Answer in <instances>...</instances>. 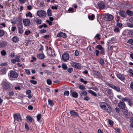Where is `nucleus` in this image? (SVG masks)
Masks as SVG:
<instances>
[{"mask_svg":"<svg viewBox=\"0 0 133 133\" xmlns=\"http://www.w3.org/2000/svg\"><path fill=\"white\" fill-rule=\"evenodd\" d=\"M9 76L10 78H15L18 77V74L16 71L11 70L9 72Z\"/></svg>","mask_w":133,"mask_h":133,"instance_id":"obj_1","label":"nucleus"},{"mask_svg":"<svg viewBox=\"0 0 133 133\" xmlns=\"http://www.w3.org/2000/svg\"><path fill=\"white\" fill-rule=\"evenodd\" d=\"M37 14L39 17L44 18L45 17L46 15V12L43 10H39L37 11Z\"/></svg>","mask_w":133,"mask_h":133,"instance_id":"obj_2","label":"nucleus"},{"mask_svg":"<svg viewBox=\"0 0 133 133\" xmlns=\"http://www.w3.org/2000/svg\"><path fill=\"white\" fill-rule=\"evenodd\" d=\"M104 17L105 20L108 21H111L114 18V16L110 14H105Z\"/></svg>","mask_w":133,"mask_h":133,"instance_id":"obj_3","label":"nucleus"},{"mask_svg":"<svg viewBox=\"0 0 133 133\" xmlns=\"http://www.w3.org/2000/svg\"><path fill=\"white\" fill-rule=\"evenodd\" d=\"M14 121H15L19 122L22 121V118L19 114H14Z\"/></svg>","mask_w":133,"mask_h":133,"instance_id":"obj_4","label":"nucleus"},{"mask_svg":"<svg viewBox=\"0 0 133 133\" xmlns=\"http://www.w3.org/2000/svg\"><path fill=\"white\" fill-rule=\"evenodd\" d=\"M99 105L101 108H109L110 107L109 105L104 102H101L99 103Z\"/></svg>","mask_w":133,"mask_h":133,"instance_id":"obj_5","label":"nucleus"},{"mask_svg":"<svg viewBox=\"0 0 133 133\" xmlns=\"http://www.w3.org/2000/svg\"><path fill=\"white\" fill-rule=\"evenodd\" d=\"M107 85L109 86L111 88L119 92L120 91V89L118 87L115 86L112 84L110 83H107Z\"/></svg>","mask_w":133,"mask_h":133,"instance_id":"obj_6","label":"nucleus"},{"mask_svg":"<svg viewBox=\"0 0 133 133\" xmlns=\"http://www.w3.org/2000/svg\"><path fill=\"white\" fill-rule=\"evenodd\" d=\"M71 64L72 66L78 69H80L81 68V66L80 63L72 62L71 63Z\"/></svg>","mask_w":133,"mask_h":133,"instance_id":"obj_7","label":"nucleus"},{"mask_svg":"<svg viewBox=\"0 0 133 133\" xmlns=\"http://www.w3.org/2000/svg\"><path fill=\"white\" fill-rule=\"evenodd\" d=\"M62 58L65 61H67L69 59V55L68 54L64 53L62 55Z\"/></svg>","mask_w":133,"mask_h":133,"instance_id":"obj_8","label":"nucleus"},{"mask_svg":"<svg viewBox=\"0 0 133 133\" xmlns=\"http://www.w3.org/2000/svg\"><path fill=\"white\" fill-rule=\"evenodd\" d=\"M122 109V111L123 112V114L125 115V117L126 119L129 118L128 116V110L126 109Z\"/></svg>","mask_w":133,"mask_h":133,"instance_id":"obj_9","label":"nucleus"},{"mask_svg":"<svg viewBox=\"0 0 133 133\" xmlns=\"http://www.w3.org/2000/svg\"><path fill=\"white\" fill-rule=\"evenodd\" d=\"M98 6L100 9H105L106 6L105 4L102 2H99L98 3Z\"/></svg>","mask_w":133,"mask_h":133,"instance_id":"obj_10","label":"nucleus"},{"mask_svg":"<svg viewBox=\"0 0 133 133\" xmlns=\"http://www.w3.org/2000/svg\"><path fill=\"white\" fill-rule=\"evenodd\" d=\"M23 22L24 25L26 26H28L30 24V20L28 19H24L23 20Z\"/></svg>","mask_w":133,"mask_h":133,"instance_id":"obj_11","label":"nucleus"},{"mask_svg":"<svg viewBox=\"0 0 133 133\" xmlns=\"http://www.w3.org/2000/svg\"><path fill=\"white\" fill-rule=\"evenodd\" d=\"M117 77L122 81H123L125 79V77L124 75L122 74H117L116 75Z\"/></svg>","mask_w":133,"mask_h":133,"instance_id":"obj_12","label":"nucleus"},{"mask_svg":"<svg viewBox=\"0 0 133 133\" xmlns=\"http://www.w3.org/2000/svg\"><path fill=\"white\" fill-rule=\"evenodd\" d=\"M57 36L59 37H63L66 38V34L65 33L61 32L58 34Z\"/></svg>","mask_w":133,"mask_h":133,"instance_id":"obj_13","label":"nucleus"},{"mask_svg":"<svg viewBox=\"0 0 133 133\" xmlns=\"http://www.w3.org/2000/svg\"><path fill=\"white\" fill-rule=\"evenodd\" d=\"M79 93L81 96V97L82 98L83 97L82 96L83 95H86L88 94L87 92L84 90H82L79 91Z\"/></svg>","mask_w":133,"mask_h":133,"instance_id":"obj_14","label":"nucleus"},{"mask_svg":"<svg viewBox=\"0 0 133 133\" xmlns=\"http://www.w3.org/2000/svg\"><path fill=\"white\" fill-rule=\"evenodd\" d=\"M118 106L120 108H125V105L122 102H120L118 104Z\"/></svg>","mask_w":133,"mask_h":133,"instance_id":"obj_15","label":"nucleus"},{"mask_svg":"<svg viewBox=\"0 0 133 133\" xmlns=\"http://www.w3.org/2000/svg\"><path fill=\"white\" fill-rule=\"evenodd\" d=\"M119 15L122 17H125L126 16L125 12L123 10H120L118 12Z\"/></svg>","mask_w":133,"mask_h":133,"instance_id":"obj_16","label":"nucleus"},{"mask_svg":"<svg viewBox=\"0 0 133 133\" xmlns=\"http://www.w3.org/2000/svg\"><path fill=\"white\" fill-rule=\"evenodd\" d=\"M37 57L39 59H43L45 57V56L43 54H37Z\"/></svg>","mask_w":133,"mask_h":133,"instance_id":"obj_17","label":"nucleus"},{"mask_svg":"<svg viewBox=\"0 0 133 133\" xmlns=\"http://www.w3.org/2000/svg\"><path fill=\"white\" fill-rule=\"evenodd\" d=\"M70 114L75 116L77 117H79V115L77 112L73 111H70Z\"/></svg>","mask_w":133,"mask_h":133,"instance_id":"obj_18","label":"nucleus"},{"mask_svg":"<svg viewBox=\"0 0 133 133\" xmlns=\"http://www.w3.org/2000/svg\"><path fill=\"white\" fill-rule=\"evenodd\" d=\"M7 44V43L5 41H2L0 42V48L5 46Z\"/></svg>","mask_w":133,"mask_h":133,"instance_id":"obj_19","label":"nucleus"},{"mask_svg":"<svg viewBox=\"0 0 133 133\" xmlns=\"http://www.w3.org/2000/svg\"><path fill=\"white\" fill-rule=\"evenodd\" d=\"M121 29L118 27L117 26H115L114 31L115 33H117L120 31Z\"/></svg>","mask_w":133,"mask_h":133,"instance_id":"obj_20","label":"nucleus"},{"mask_svg":"<svg viewBox=\"0 0 133 133\" xmlns=\"http://www.w3.org/2000/svg\"><path fill=\"white\" fill-rule=\"evenodd\" d=\"M12 40L14 42L17 43L19 41V38L17 36H14L12 38Z\"/></svg>","mask_w":133,"mask_h":133,"instance_id":"obj_21","label":"nucleus"},{"mask_svg":"<svg viewBox=\"0 0 133 133\" xmlns=\"http://www.w3.org/2000/svg\"><path fill=\"white\" fill-rule=\"evenodd\" d=\"M72 96L74 98H77L78 96V94L76 92L74 91L71 93Z\"/></svg>","mask_w":133,"mask_h":133,"instance_id":"obj_22","label":"nucleus"},{"mask_svg":"<svg viewBox=\"0 0 133 133\" xmlns=\"http://www.w3.org/2000/svg\"><path fill=\"white\" fill-rule=\"evenodd\" d=\"M26 118L27 120L28 121V122L30 123H31L32 122V118L30 116H27Z\"/></svg>","mask_w":133,"mask_h":133,"instance_id":"obj_23","label":"nucleus"},{"mask_svg":"<svg viewBox=\"0 0 133 133\" xmlns=\"http://www.w3.org/2000/svg\"><path fill=\"white\" fill-rule=\"evenodd\" d=\"M88 91L89 93L92 95L95 96H97L96 94L94 91L91 90H89Z\"/></svg>","mask_w":133,"mask_h":133,"instance_id":"obj_24","label":"nucleus"},{"mask_svg":"<svg viewBox=\"0 0 133 133\" xmlns=\"http://www.w3.org/2000/svg\"><path fill=\"white\" fill-rule=\"evenodd\" d=\"M88 91L89 93L92 95L95 96H97L96 94L94 91L91 90H89Z\"/></svg>","mask_w":133,"mask_h":133,"instance_id":"obj_25","label":"nucleus"},{"mask_svg":"<svg viewBox=\"0 0 133 133\" xmlns=\"http://www.w3.org/2000/svg\"><path fill=\"white\" fill-rule=\"evenodd\" d=\"M129 118L130 120V127L133 128V117H129Z\"/></svg>","mask_w":133,"mask_h":133,"instance_id":"obj_26","label":"nucleus"},{"mask_svg":"<svg viewBox=\"0 0 133 133\" xmlns=\"http://www.w3.org/2000/svg\"><path fill=\"white\" fill-rule=\"evenodd\" d=\"M99 61L101 64L102 65H104V61L103 59L101 58H99Z\"/></svg>","mask_w":133,"mask_h":133,"instance_id":"obj_27","label":"nucleus"},{"mask_svg":"<svg viewBox=\"0 0 133 133\" xmlns=\"http://www.w3.org/2000/svg\"><path fill=\"white\" fill-rule=\"evenodd\" d=\"M116 26L121 29V27L122 26V24L121 23L117 22L116 23Z\"/></svg>","mask_w":133,"mask_h":133,"instance_id":"obj_28","label":"nucleus"},{"mask_svg":"<svg viewBox=\"0 0 133 133\" xmlns=\"http://www.w3.org/2000/svg\"><path fill=\"white\" fill-rule=\"evenodd\" d=\"M47 14L49 16H52V11L51 10L49 9L47 10Z\"/></svg>","mask_w":133,"mask_h":133,"instance_id":"obj_29","label":"nucleus"},{"mask_svg":"<svg viewBox=\"0 0 133 133\" xmlns=\"http://www.w3.org/2000/svg\"><path fill=\"white\" fill-rule=\"evenodd\" d=\"M18 32L20 34H22L24 32L23 28L22 27H18Z\"/></svg>","mask_w":133,"mask_h":133,"instance_id":"obj_30","label":"nucleus"},{"mask_svg":"<svg viewBox=\"0 0 133 133\" xmlns=\"http://www.w3.org/2000/svg\"><path fill=\"white\" fill-rule=\"evenodd\" d=\"M62 68L65 70H66L67 69V66L65 64L63 63L62 65Z\"/></svg>","mask_w":133,"mask_h":133,"instance_id":"obj_31","label":"nucleus"},{"mask_svg":"<svg viewBox=\"0 0 133 133\" xmlns=\"http://www.w3.org/2000/svg\"><path fill=\"white\" fill-rule=\"evenodd\" d=\"M116 118L121 124H122L123 122V121L122 118L119 117H116Z\"/></svg>","mask_w":133,"mask_h":133,"instance_id":"obj_32","label":"nucleus"},{"mask_svg":"<svg viewBox=\"0 0 133 133\" xmlns=\"http://www.w3.org/2000/svg\"><path fill=\"white\" fill-rule=\"evenodd\" d=\"M95 17L94 14H92L91 15L88 16L89 19L90 20H94V18H95Z\"/></svg>","mask_w":133,"mask_h":133,"instance_id":"obj_33","label":"nucleus"},{"mask_svg":"<svg viewBox=\"0 0 133 133\" xmlns=\"http://www.w3.org/2000/svg\"><path fill=\"white\" fill-rule=\"evenodd\" d=\"M41 118V115L40 114H38L37 116V121L38 122L40 121V119Z\"/></svg>","mask_w":133,"mask_h":133,"instance_id":"obj_34","label":"nucleus"},{"mask_svg":"<svg viewBox=\"0 0 133 133\" xmlns=\"http://www.w3.org/2000/svg\"><path fill=\"white\" fill-rule=\"evenodd\" d=\"M126 12L127 14L129 15L132 16L133 15V12L130 10H127Z\"/></svg>","mask_w":133,"mask_h":133,"instance_id":"obj_35","label":"nucleus"},{"mask_svg":"<svg viewBox=\"0 0 133 133\" xmlns=\"http://www.w3.org/2000/svg\"><path fill=\"white\" fill-rule=\"evenodd\" d=\"M79 88L81 90H84L86 89L85 87L83 85H80L79 86Z\"/></svg>","mask_w":133,"mask_h":133,"instance_id":"obj_36","label":"nucleus"},{"mask_svg":"<svg viewBox=\"0 0 133 133\" xmlns=\"http://www.w3.org/2000/svg\"><path fill=\"white\" fill-rule=\"evenodd\" d=\"M26 17H30V18H31L32 17V14L30 12H29L25 15Z\"/></svg>","mask_w":133,"mask_h":133,"instance_id":"obj_37","label":"nucleus"},{"mask_svg":"<svg viewBox=\"0 0 133 133\" xmlns=\"http://www.w3.org/2000/svg\"><path fill=\"white\" fill-rule=\"evenodd\" d=\"M48 102L49 105L51 106H53L54 105V102L51 100L49 99L48 100Z\"/></svg>","mask_w":133,"mask_h":133,"instance_id":"obj_38","label":"nucleus"},{"mask_svg":"<svg viewBox=\"0 0 133 133\" xmlns=\"http://www.w3.org/2000/svg\"><path fill=\"white\" fill-rule=\"evenodd\" d=\"M4 34V30L0 29V36L2 37Z\"/></svg>","mask_w":133,"mask_h":133,"instance_id":"obj_39","label":"nucleus"},{"mask_svg":"<svg viewBox=\"0 0 133 133\" xmlns=\"http://www.w3.org/2000/svg\"><path fill=\"white\" fill-rule=\"evenodd\" d=\"M0 70L3 74H5L6 72V69L5 68H1Z\"/></svg>","mask_w":133,"mask_h":133,"instance_id":"obj_40","label":"nucleus"},{"mask_svg":"<svg viewBox=\"0 0 133 133\" xmlns=\"http://www.w3.org/2000/svg\"><path fill=\"white\" fill-rule=\"evenodd\" d=\"M1 54L2 56H4L6 55V52L5 50H3L1 51Z\"/></svg>","mask_w":133,"mask_h":133,"instance_id":"obj_41","label":"nucleus"},{"mask_svg":"<svg viewBox=\"0 0 133 133\" xmlns=\"http://www.w3.org/2000/svg\"><path fill=\"white\" fill-rule=\"evenodd\" d=\"M20 57L19 56H16L15 57V59L16 62H19L20 61Z\"/></svg>","mask_w":133,"mask_h":133,"instance_id":"obj_42","label":"nucleus"},{"mask_svg":"<svg viewBox=\"0 0 133 133\" xmlns=\"http://www.w3.org/2000/svg\"><path fill=\"white\" fill-rule=\"evenodd\" d=\"M45 72L46 73L48 74H49L50 75H51L52 74V72L48 70H45Z\"/></svg>","mask_w":133,"mask_h":133,"instance_id":"obj_43","label":"nucleus"},{"mask_svg":"<svg viewBox=\"0 0 133 133\" xmlns=\"http://www.w3.org/2000/svg\"><path fill=\"white\" fill-rule=\"evenodd\" d=\"M128 26L130 28H133V24L130 23H128L127 24Z\"/></svg>","mask_w":133,"mask_h":133,"instance_id":"obj_44","label":"nucleus"},{"mask_svg":"<svg viewBox=\"0 0 133 133\" xmlns=\"http://www.w3.org/2000/svg\"><path fill=\"white\" fill-rule=\"evenodd\" d=\"M30 81L31 83L34 85H36L37 83V81H36L30 80Z\"/></svg>","mask_w":133,"mask_h":133,"instance_id":"obj_45","label":"nucleus"},{"mask_svg":"<svg viewBox=\"0 0 133 133\" xmlns=\"http://www.w3.org/2000/svg\"><path fill=\"white\" fill-rule=\"evenodd\" d=\"M46 82L47 84L49 85H50L52 84V82L50 79H48L46 80Z\"/></svg>","mask_w":133,"mask_h":133,"instance_id":"obj_46","label":"nucleus"},{"mask_svg":"<svg viewBox=\"0 0 133 133\" xmlns=\"http://www.w3.org/2000/svg\"><path fill=\"white\" fill-rule=\"evenodd\" d=\"M108 123L111 126H112L113 125V122L111 119H109Z\"/></svg>","mask_w":133,"mask_h":133,"instance_id":"obj_47","label":"nucleus"},{"mask_svg":"<svg viewBox=\"0 0 133 133\" xmlns=\"http://www.w3.org/2000/svg\"><path fill=\"white\" fill-rule=\"evenodd\" d=\"M104 110L107 111L108 113H111L112 111V109H104Z\"/></svg>","mask_w":133,"mask_h":133,"instance_id":"obj_48","label":"nucleus"},{"mask_svg":"<svg viewBox=\"0 0 133 133\" xmlns=\"http://www.w3.org/2000/svg\"><path fill=\"white\" fill-rule=\"evenodd\" d=\"M58 5H55V6H52L51 7V8L52 9L57 10L58 9Z\"/></svg>","mask_w":133,"mask_h":133,"instance_id":"obj_49","label":"nucleus"},{"mask_svg":"<svg viewBox=\"0 0 133 133\" xmlns=\"http://www.w3.org/2000/svg\"><path fill=\"white\" fill-rule=\"evenodd\" d=\"M128 71L131 75L133 77V70L131 69H130L128 70Z\"/></svg>","mask_w":133,"mask_h":133,"instance_id":"obj_50","label":"nucleus"},{"mask_svg":"<svg viewBox=\"0 0 133 133\" xmlns=\"http://www.w3.org/2000/svg\"><path fill=\"white\" fill-rule=\"evenodd\" d=\"M100 35L99 34H97L95 37V38L97 39L98 40H99L100 38L99 37Z\"/></svg>","mask_w":133,"mask_h":133,"instance_id":"obj_51","label":"nucleus"},{"mask_svg":"<svg viewBox=\"0 0 133 133\" xmlns=\"http://www.w3.org/2000/svg\"><path fill=\"white\" fill-rule=\"evenodd\" d=\"M84 99L85 100L88 101L89 100L90 98L89 97L86 95L85 96V97L84 98Z\"/></svg>","mask_w":133,"mask_h":133,"instance_id":"obj_52","label":"nucleus"},{"mask_svg":"<svg viewBox=\"0 0 133 133\" xmlns=\"http://www.w3.org/2000/svg\"><path fill=\"white\" fill-rule=\"evenodd\" d=\"M127 42L129 44H131L133 43V39H129Z\"/></svg>","mask_w":133,"mask_h":133,"instance_id":"obj_53","label":"nucleus"},{"mask_svg":"<svg viewBox=\"0 0 133 133\" xmlns=\"http://www.w3.org/2000/svg\"><path fill=\"white\" fill-rule=\"evenodd\" d=\"M69 92L68 91H65L64 92V95L65 96H68L69 95Z\"/></svg>","mask_w":133,"mask_h":133,"instance_id":"obj_54","label":"nucleus"},{"mask_svg":"<svg viewBox=\"0 0 133 133\" xmlns=\"http://www.w3.org/2000/svg\"><path fill=\"white\" fill-rule=\"evenodd\" d=\"M31 33V31L30 30L26 31L25 32V34L26 35H28Z\"/></svg>","mask_w":133,"mask_h":133,"instance_id":"obj_55","label":"nucleus"},{"mask_svg":"<svg viewBox=\"0 0 133 133\" xmlns=\"http://www.w3.org/2000/svg\"><path fill=\"white\" fill-rule=\"evenodd\" d=\"M97 47L100 50H101L103 49L102 46L100 45H97Z\"/></svg>","mask_w":133,"mask_h":133,"instance_id":"obj_56","label":"nucleus"},{"mask_svg":"<svg viewBox=\"0 0 133 133\" xmlns=\"http://www.w3.org/2000/svg\"><path fill=\"white\" fill-rule=\"evenodd\" d=\"M91 89H93L94 90L96 91H98V89L96 86H95L94 87H92L91 88Z\"/></svg>","mask_w":133,"mask_h":133,"instance_id":"obj_57","label":"nucleus"},{"mask_svg":"<svg viewBox=\"0 0 133 133\" xmlns=\"http://www.w3.org/2000/svg\"><path fill=\"white\" fill-rule=\"evenodd\" d=\"M73 69L72 68H70L68 69V72L69 73H71L73 71Z\"/></svg>","mask_w":133,"mask_h":133,"instance_id":"obj_58","label":"nucleus"},{"mask_svg":"<svg viewBox=\"0 0 133 133\" xmlns=\"http://www.w3.org/2000/svg\"><path fill=\"white\" fill-rule=\"evenodd\" d=\"M41 21L40 19H38L36 21V23L37 24H40L41 23Z\"/></svg>","mask_w":133,"mask_h":133,"instance_id":"obj_59","label":"nucleus"},{"mask_svg":"<svg viewBox=\"0 0 133 133\" xmlns=\"http://www.w3.org/2000/svg\"><path fill=\"white\" fill-rule=\"evenodd\" d=\"M116 131L118 133H120V129L119 128H116L115 129Z\"/></svg>","mask_w":133,"mask_h":133,"instance_id":"obj_60","label":"nucleus"},{"mask_svg":"<svg viewBox=\"0 0 133 133\" xmlns=\"http://www.w3.org/2000/svg\"><path fill=\"white\" fill-rule=\"evenodd\" d=\"M27 8L28 10H30L32 9V7L31 5H29L27 6Z\"/></svg>","mask_w":133,"mask_h":133,"instance_id":"obj_61","label":"nucleus"},{"mask_svg":"<svg viewBox=\"0 0 133 133\" xmlns=\"http://www.w3.org/2000/svg\"><path fill=\"white\" fill-rule=\"evenodd\" d=\"M25 72H26V74H27L28 75H29L30 74V72L29 70L25 69Z\"/></svg>","mask_w":133,"mask_h":133,"instance_id":"obj_62","label":"nucleus"},{"mask_svg":"<svg viewBox=\"0 0 133 133\" xmlns=\"http://www.w3.org/2000/svg\"><path fill=\"white\" fill-rule=\"evenodd\" d=\"M25 128L27 129L28 130L29 129V128L28 125L26 123H25Z\"/></svg>","mask_w":133,"mask_h":133,"instance_id":"obj_63","label":"nucleus"},{"mask_svg":"<svg viewBox=\"0 0 133 133\" xmlns=\"http://www.w3.org/2000/svg\"><path fill=\"white\" fill-rule=\"evenodd\" d=\"M101 50L100 52L101 54L102 55H104L105 51L104 49H103Z\"/></svg>","mask_w":133,"mask_h":133,"instance_id":"obj_64","label":"nucleus"}]
</instances>
